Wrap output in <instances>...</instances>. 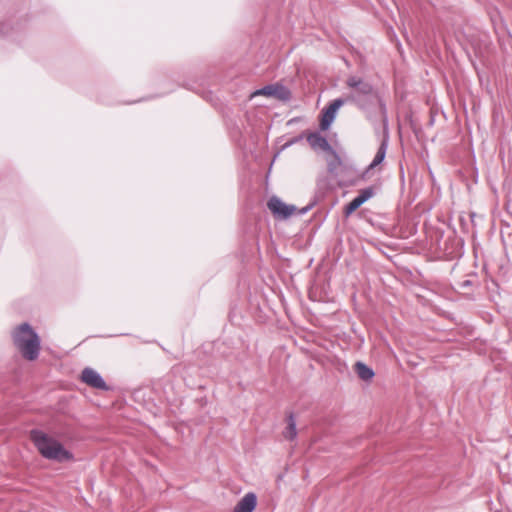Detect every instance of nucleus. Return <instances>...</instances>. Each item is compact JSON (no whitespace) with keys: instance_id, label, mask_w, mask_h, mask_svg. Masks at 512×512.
<instances>
[{"instance_id":"7ed1b4c3","label":"nucleus","mask_w":512,"mask_h":512,"mask_svg":"<svg viewBox=\"0 0 512 512\" xmlns=\"http://www.w3.org/2000/svg\"><path fill=\"white\" fill-rule=\"evenodd\" d=\"M346 84L349 88L355 90V93H352L351 95L358 96L361 99L362 103L364 104V108L366 107V105L368 107L372 103L373 99H377L381 113L384 116L386 115V105L379 97L377 91L374 89L372 84L364 81L362 78L357 76L348 77Z\"/></svg>"},{"instance_id":"6e6552de","label":"nucleus","mask_w":512,"mask_h":512,"mask_svg":"<svg viewBox=\"0 0 512 512\" xmlns=\"http://www.w3.org/2000/svg\"><path fill=\"white\" fill-rule=\"evenodd\" d=\"M307 142L314 150L332 151L328 140L320 132H311L306 135Z\"/></svg>"},{"instance_id":"f8f14e48","label":"nucleus","mask_w":512,"mask_h":512,"mask_svg":"<svg viewBox=\"0 0 512 512\" xmlns=\"http://www.w3.org/2000/svg\"><path fill=\"white\" fill-rule=\"evenodd\" d=\"M283 435L288 440H293L297 435L296 420L293 413H289L287 416V427Z\"/></svg>"},{"instance_id":"9b49d317","label":"nucleus","mask_w":512,"mask_h":512,"mask_svg":"<svg viewBox=\"0 0 512 512\" xmlns=\"http://www.w3.org/2000/svg\"><path fill=\"white\" fill-rule=\"evenodd\" d=\"M354 371L361 380L366 382L371 381L375 376L374 370L361 361L355 363Z\"/></svg>"},{"instance_id":"f3484780","label":"nucleus","mask_w":512,"mask_h":512,"mask_svg":"<svg viewBox=\"0 0 512 512\" xmlns=\"http://www.w3.org/2000/svg\"><path fill=\"white\" fill-rule=\"evenodd\" d=\"M315 203H316L315 201H312L311 203H309V204H308V205H306L305 207L301 208V209L299 210V212H298V213H299V215H304V214H306L308 211H310V210L313 208V206L315 205Z\"/></svg>"},{"instance_id":"1a4fd4ad","label":"nucleus","mask_w":512,"mask_h":512,"mask_svg":"<svg viewBox=\"0 0 512 512\" xmlns=\"http://www.w3.org/2000/svg\"><path fill=\"white\" fill-rule=\"evenodd\" d=\"M257 505V496L254 492L245 494L233 508L232 512H253Z\"/></svg>"},{"instance_id":"f257e3e1","label":"nucleus","mask_w":512,"mask_h":512,"mask_svg":"<svg viewBox=\"0 0 512 512\" xmlns=\"http://www.w3.org/2000/svg\"><path fill=\"white\" fill-rule=\"evenodd\" d=\"M29 439L37 449L38 453L47 460L57 463L70 462L74 455L64 445L40 429H32L29 432Z\"/></svg>"},{"instance_id":"ddd939ff","label":"nucleus","mask_w":512,"mask_h":512,"mask_svg":"<svg viewBox=\"0 0 512 512\" xmlns=\"http://www.w3.org/2000/svg\"><path fill=\"white\" fill-rule=\"evenodd\" d=\"M331 152L333 153V159L328 162L327 169L330 174L337 175L338 174L337 170H338V167L342 164V160L333 149Z\"/></svg>"},{"instance_id":"0eeeda50","label":"nucleus","mask_w":512,"mask_h":512,"mask_svg":"<svg viewBox=\"0 0 512 512\" xmlns=\"http://www.w3.org/2000/svg\"><path fill=\"white\" fill-rule=\"evenodd\" d=\"M80 379L92 388L103 391H108L110 389L103 377L90 367H86L82 370Z\"/></svg>"},{"instance_id":"423d86ee","label":"nucleus","mask_w":512,"mask_h":512,"mask_svg":"<svg viewBox=\"0 0 512 512\" xmlns=\"http://www.w3.org/2000/svg\"><path fill=\"white\" fill-rule=\"evenodd\" d=\"M267 207L279 219H287L297 210L296 206L284 203L277 196H272L268 200Z\"/></svg>"},{"instance_id":"f03ea898","label":"nucleus","mask_w":512,"mask_h":512,"mask_svg":"<svg viewBox=\"0 0 512 512\" xmlns=\"http://www.w3.org/2000/svg\"><path fill=\"white\" fill-rule=\"evenodd\" d=\"M13 344L23 358L34 361L39 357L41 340L32 326L25 322L17 326L13 333Z\"/></svg>"},{"instance_id":"a211bd4d","label":"nucleus","mask_w":512,"mask_h":512,"mask_svg":"<svg viewBox=\"0 0 512 512\" xmlns=\"http://www.w3.org/2000/svg\"><path fill=\"white\" fill-rule=\"evenodd\" d=\"M303 137H304V134H301V135H299V136H296V137L292 138V139L287 143V145L295 144V143L299 142L300 140H302V139H303Z\"/></svg>"},{"instance_id":"4468645a","label":"nucleus","mask_w":512,"mask_h":512,"mask_svg":"<svg viewBox=\"0 0 512 512\" xmlns=\"http://www.w3.org/2000/svg\"><path fill=\"white\" fill-rule=\"evenodd\" d=\"M363 203L359 201L357 197L353 198L348 204L344 206V216L349 217L352 213H354Z\"/></svg>"},{"instance_id":"2eb2a0df","label":"nucleus","mask_w":512,"mask_h":512,"mask_svg":"<svg viewBox=\"0 0 512 512\" xmlns=\"http://www.w3.org/2000/svg\"><path fill=\"white\" fill-rule=\"evenodd\" d=\"M375 194V190L372 186L361 189L359 191V194L356 196L359 201H361L363 204L368 201L370 198H372Z\"/></svg>"},{"instance_id":"20e7f679","label":"nucleus","mask_w":512,"mask_h":512,"mask_svg":"<svg viewBox=\"0 0 512 512\" xmlns=\"http://www.w3.org/2000/svg\"><path fill=\"white\" fill-rule=\"evenodd\" d=\"M346 102H352L356 104L359 108L364 109V104L362 103L361 99L356 95H348L345 99L337 98L321 111L319 124L321 130L325 131L329 129V127L331 126L336 117L337 111Z\"/></svg>"},{"instance_id":"dca6fc26","label":"nucleus","mask_w":512,"mask_h":512,"mask_svg":"<svg viewBox=\"0 0 512 512\" xmlns=\"http://www.w3.org/2000/svg\"><path fill=\"white\" fill-rule=\"evenodd\" d=\"M472 285H473V282H472V280H470V279H465V280H462V281H459V282H458V287H459L461 290H467V289H469Z\"/></svg>"},{"instance_id":"9d476101","label":"nucleus","mask_w":512,"mask_h":512,"mask_svg":"<svg viewBox=\"0 0 512 512\" xmlns=\"http://www.w3.org/2000/svg\"><path fill=\"white\" fill-rule=\"evenodd\" d=\"M387 148H388V136L386 135L382 139L373 161L367 167L366 173H369L370 170L374 169L376 166H378L379 164H381L384 161L386 152H387Z\"/></svg>"},{"instance_id":"39448f33","label":"nucleus","mask_w":512,"mask_h":512,"mask_svg":"<svg viewBox=\"0 0 512 512\" xmlns=\"http://www.w3.org/2000/svg\"><path fill=\"white\" fill-rule=\"evenodd\" d=\"M251 96H266L287 102L291 99V91L283 84L275 83L257 89Z\"/></svg>"}]
</instances>
